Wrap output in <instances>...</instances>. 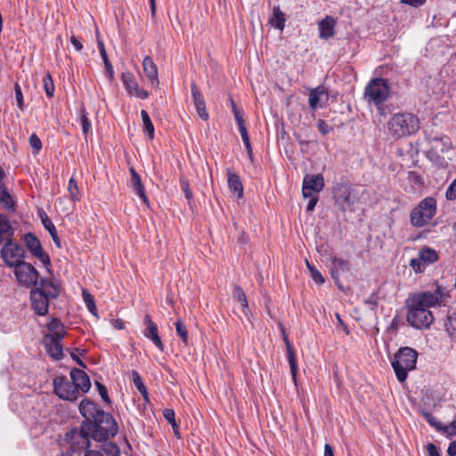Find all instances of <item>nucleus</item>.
<instances>
[{
    "instance_id": "20e7f679",
    "label": "nucleus",
    "mask_w": 456,
    "mask_h": 456,
    "mask_svg": "<svg viewBox=\"0 0 456 456\" xmlns=\"http://www.w3.org/2000/svg\"><path fill=\"white\" fill-rule=\"evenodd\" d=\"M436 214V201L433 197H427L412 208L410 222L413 227L421 228L429 224Z\"/></svg>"
},
{
    "instance_id": "72a5a7b5",
    "label": "nucleus",
    "mask_w": 456,
    "mask_h": 456,
    "mask_svg": "<svg viewBox=\"0 0 456 456\" xmlns=\"http://www.w3.org/2000/svg\"><path fill=\"white\" fill-rule=\"evenodd\" d=\"M0 203L8 210H14V202L12 200V196L6 191V188L3 183L0 181Z\"/></svg>"
},
{
    "instance_id": "c85d7f7f",
    "label": "nucleus",
    "mask_w": 456,
    "mask_h": 456,
    "mask_svg": "<svg viewBox=\"0 0 456 456\" xmlns=\"http://www.w3.org/2000/svg\"><path fill=\"white\" fill-rule=\"evenodd\" d=\"M444 329L452 340L456 341V312L449 311L444 321Z\"/></svg>"
},
{
    "instance_id": "7ed1b4c3",
    "label": "nucleus",
    "mask_w": 456,
    "mask_h": 456,
    "mask_svg": "<svg viewBox=\"0 0 456 456\" xmlns=\"http://www.w3.org/2000/svg\"><path fill=\"white\" fill-rule=\"evenodd\" d=\"M418 356V352L409 346L401 347L395 354L391 365L399 382H404L408 372L416 368Z\"/></svg>"
},
{
    "instance_id": "4d7b16f0",
    "label": "nucleus",
    "mask_w": 456,
    "mask_h": 456,
    "mask_svg": "<svg viewBox=\"0 0 456 456\" xmlns=\"http://www.w3.org/2000/svg\"><path fill=\"white\" fill-rule=\"evenodd\" d=\"M103 62H104V66H105V69H106L107 77L109 78L110 81H111L114 78L113 67L109 59L104 60Z\"/></svg>"
},
{
    "instance_id": "a878e982",
    "label": "nucleus",
    "mask_w": 456,
    "mask_h": 456,
    "mask_svg": "<svg viewBox=\"0 0 456 456\" xmlns=\"http://www.w3.org/2000/svg\"><path fill=\"white\" fill-rule=\"evenodd\" d=\"M42 224L44 225L45 229L48 231L50 233L54 244L57 248H61V240L58 236L57 230L52 222V220L48 217V216L45 214V211H41L39 213Z\"/></svg>"
},
{
    "instance_id": "f03ea898",
    "label": "nucleus",
    "mask_w": 456,
    "mask_h": 456,
    "mask_svg": "<svg viewBox=\"0 0 456 456\" xmlns=\"http://www.w3.org/2000/svg\"><path fill=\"white\" fill-rule=\"evenodd\" d=\"M419 129V118L410 112L395 113L387 122V132L395 140L411 136L417 133Z\"/></svg>"
},
{
    "instance_id": "c756f323",
    "label": "nucleus",
    "mask_w": 456,
    "mask_h": 456,
    "mask_svg": "<svg viewBox=\"0 0 456 456\" xmlns=\"http://www.w3.org/2000/svg\"><path fill=\"white\" fill-rule=\"evenodd\" d=\"M326 95L328 99V92L323 86H318L311 90L309 94V106L312 110H316L319 106L322 96Z\"/></svg>"
},
{
    "instance_id": "37998d69",
    "label": "nucleus",
    "mask_w": 456,
    "mask_h": 456,
    "mask_svg": "<svg viewBox=\"0 0 456 456\" xmlns=\"http://www.w3.org/2000/svg\"><path fill=\"white\" fill-rule=\"evenodd\" d=\"M175 330L177 335L182 338L183 342L184 344H187L188 342V332L186 326L183 324L182 321H177L175 322Z\"/></svg>"
},
{
    "instance_id": "5fc2aeb1",
    "label": "nucleus",
    "mask_w": 456,
    "mask_h": 456,
    "mask_svg": "<svg viewBox=\"0 0 456 456\" xmlns=\"http://www.w3.org/2000/svg\"><path fill=\"white\" fill-rule=\"evenodd\" d=\"M305 199L309 200L307 206H306V211L311 212L314 209V208L319 200V196L318 195H311V196L306 197Z\"/></svg>"
},
{
    "instance_id": "13d9d810",
    "label": "nucleus",
    "mask_w": 456,
    "mask_h": 456,
    "mask_svg": "<svg viewBox=\"0 0 456 456\" xmlns=\"http://www.w3.org/2000/svg\"><path fill=\"white\" fill-rule=\"evenodd\" d=\"M448 436L456 435V418L448 426H444V430Z\"/></svg>"
},
{
    "instance_id": "603ef678",
    "label": "nucleus",
    "mask_w": 456,
    "mask_h": 456,
    "mask_svg": "<svg viewBox=\"0 0 456 456\" xmlns=\"http://www.w3.org/2000/svg\"><path fill=\"white\" fill-rule=\"evenodd\" d=\"M14 90H15V98H16L18 106L20 110H23V107H24L23 95H22L21 89L18 84L15 85Z\"/></svg>"
},
{
    "instance_id": "39448f33",
    "label": "nucleus",
    "mask_w": 456,
    "mask_h": 456,
    "mask_svg": "<svg viewBox=\"0 0 456 456\" xmlns=\"http://www.w3.org/2000/svg\"><path fill=\"white\" fill-rule=\"evenodd\" d=\"M364 99L376 106L383 104L389 96L388 83L384 78L371 79L364 89Z\"/></svg>"
},
{
    "instance_id": "3c124183",
    "label": "nucleus",
    "mask_w": 456,
    "mask_h": 456,
    "mask_svg": "<svg viewBox=\"0 0 456 456\" xmlns=\"http://www.w3.org/2000/svg\"><path fill=\"white\" fill-rule=\"evenodd\" d=\"M95 385L102 399L108 403H110L106 387L100 382H96Z\"/></svg>"
},
{
    "instance_id": "774afa93",
    "label": "nucleus",
    "mask_w": 456,
    "mask_h": 456,
    "mask_svg": "<svg viewBox=\"0 0 456 456\" xmlns=\"http://www.w3.org/2000/svg\"><path fill=\"white\" fill-rule=\"evenodd\" d=\"M447 452L450 456H456V441H453L449 444Z\"/></svg>"
},
{
    "instance_id": "ddd939ff",
    "label": "nucleus",
    "mask_w": 456,
    "mask_h": 456,
    "mask_svg": "<svg viewBox=\"0 0 456 456\" xmlns=\"http://www.w3.org/2000/svg\"><path fill=\"white\" fill-rule=\"evenodd\" d=\"M324 184V177L322 174H306L302 183L303 197L318 195L322 191Z\"/></svg>"
},
{
    "instance_id": "f3484780",
    "label": "nucleus",
    "mask_w": 456,
    "mask_h": 456,
    "mask_svg": "<svg viewBox=\"0 0 456 456\" xmlns=\"http://www.w3.org/2000/svg\"><path fill=\"white\" fill-rule=\"evenodd\" d=\"M121 80L129 94L142 100L148 98L149 93L139 87L138 83L131 72L123 73Z\"/></svg>"
},
{
    "instance_id": "5701e85b",
    "label": "nucleus",
    "mask_w": 456,
    "mask_h": 456,
    "mask_svg": "<svg viewBox=\"0 0 456 456\" xmlns=\"http://www.w3.org/2000/svg\"><path fill=\"white\" fill-rule=\"evenodd\" d=\"M320 37L328 39L332 37L335 34L334 28L336 21L332 17L327 16L319 22Z\"/></svg>"
},
{
    "instance_id": "2eb2a0df",
    "label": "nucleus",
    "mask_w": 456,
    "mask_h": 456,
    "mask_svg": "<svg viewBox=\"0 0 456 456\" xmlns=\"http://www.w3.org/2000/svg\"><path fill=\"white\" fill-rule=\"evenodd\" d=\"M26 247L30 253L38 258L45 266L50 265L51 260L49 256L43 250L41 242L32 232H28L24 236Z\"/></svg>"
},
{
    "instance_id": "473e14b6",
    "label": "nucleus",
    "mask_w": 456,
    "mask_h": 456,
    "mask_svg": "<svg viewBox=\"0 0 456 456\" xmlns=\"http://www.w3.org/2000/svg\"><path fill=\"white\" fill-rule=\"evenodd\" d=\"M273 18L270 19V22L275 28L280 30H283L285 27V14L281 12L279 6H274L273 10Z\"/></svg>"
},
{
    "instance_id": "052dcab7",
    "label": "nucleus",
    "mask_w": 456,
    "mask_h": 456,
    "mask_svg": "<svg viewBox=\"0 0 456 456\" xmlns=\"http://www.w3.org/2000/svg\"><path fill=\"white\" fill-rule=\"evenodd\" d=\"M195 108H196L197 113L200 117V118H202L203 120L208 119L209 116H208V113L206 109V104L201 105V106H197Z\"/></svg>"
},
{
    "instance_id": "6ab92c4d",
    "label": "nucleus",
    "mask_w": 456,
    "mask_h": 456,
    "mask_svg": "<svg viewBox=\"0 0 456 456\" xmlns=\"http://www.w3.org/2000/svg\"><path fill=\"white\" fill-rule=\"evenodd\" d=\"M61 340L62 339H57L50 336H44L43 338V343L47 354L55 360H60L63 357Z\"/></svg>"
},
{
    "instance_id": "6e6552de",
    "label": "nucleus",
    "mask_w": 456,
    "mask_h": 456,
    "mask_svg": "<svg viewBox=\"0 0 456 456\" xmlns=\"http://www.w3.org/2000/svg\"><path fill=\"white\" fill-rule=\"evenodd\" d=\"M407 322L416 329L428 328L434 317L428 309L408 304Z\"/></svg>"
},
{
    "instance_id": "f257e3e1",
    "label": "nucleus",
    "mask_w": 456,
    "mask_h": 456,
    "mask_svg": "<svg viewBox=\"0 0 456 456\" xmlns=\"http://www.w3.org/2000/svg\"><path fill=\"white\" fill-rule=\"evenodd\" d=\"M78 410L84 418L81 424L84 427L94 428L93 440L104 442L118 434V427L113 416L100 409L94 401L87 398L83 399L79 403Z\"/></svg>"
},
{
    "instance_id": "a18cd8bd",
    "label": "nucleus",
    "mask_w": 456,
    "mask_h": 456,
    "mask_svg": "<svg viewBox=\"0 0 456 456\" xmlns=\"http://www.w3.org/2000/svg\"><path fill=\"white\" fill-rule=\"evenodd\" d=\"M29 144L32 147L34 153H38L42 149V142L39 137L36 134H32L29 136Z\"/></svg>"
},
{
    "instance_id": "c03bdc74",
    "label": "nucleus",
    "mask_w": 456,
    "mask_h": 456,
    "mask_svg": "<svg viewBox=\"0 0 456 456\" xmlns=\"http://www.w3.org/2000/svg\"><path fill=\"white\" fill-rule=\"evenodd\" d=\"M68 191L72 200H78V187L74 178L69 180Z\"/></svg>"
},
{
    "instance_id": "f704fd0d",
    "label": "nucleus",
    "mask_w": 456,
    "mask_h": 456,
    "mask_svg": "<svg viewBox=\"0 0 456 456\" xmlns=\"http://www.w3.org/2000/svg\"><path fill=\"white\" fill-rule=\"evenodd\" d=\"M141 117L143 124V131L151 139L154 137V126L151 120L148 112L144 110H141Z\"/></svg>"
},
{
    "instance_id": "9d476101",
    "label": "nucleus",
    "mask_w": 456,
    "mask_h": 456,
    "mask_svg": "<svg viewBox=\"0 0 456 456\" xmlns=\"http://www.w3.org/2000/svg\"><path fill=\"white\" fill-rule=\"evenodd\" d=\"M13 268L15 276L21 285L25 287L37 286L39 273L31 264L22 261Z\"/></svg>"
},
{
    "instance_id": "bf43d9fd",
    "label": "nucleus",
    "mask_w": 456,
    "mask_h": 456,
    "mask_svg": "<svg viewBox=\"0 0 456 456\" xmlns=\"http://www.w3.org/2000/svg\"><path fill=\"white\" fill-rule=\"evenodd\" d=\"M427 0H400V2L403 4L410 5L414 8H419L422 6Z\"/></svg>"
},
{
    "instance_id": "de8ad7c7",
    "label": "nucleus",
    "mask_w": 456,
    "mask_h": 456,
    "mask_svg": "<svg viewBox=\"0 0 456 456\" xmlns=\"http://www.w3.org/2000/svg\"><path fill=\"white\" fill-rule=\"evenodd\" d=\"M132 381L135 387L138 389V391H144V384L142 382V379L140 376V374L136 370L132 371Z\"/></svg>"
},
{
    "instance_id": "58836bf2",
    "label": "nucleus",
    "mask_w": 456,
    "mask_h": 456,
    "mask_svg": "<svg viewBox=\"0 0 456 456\" xmlns=\"http://www.w3.org/2000/svg\"><path fill=\"white\" fill-rule=\"evenodd\" d=\"M83 298L86 303V307L88 308L89 312L94 315L97 316V309L96 305L94 303V300L92 297V295L87 292L86 290H83Z\"/></svg>"
},
{
    "instance_id": "864d4df0",
    "label": "nucleus",
    "mask_w": 456,
    "mask_h": 456,
    "mask_svg": "<svg viewBox=\"0 0 456 456\" xmlns=\"http://www.w3.org/2000/svg\"><path fill=\"white\" fill-rule=\"evenodd\" d=\"M182 189L184 192L185 198L188 201H191L192 200V192L190 189V184L188 181L183 180L181 181Z\"/></svg>"
},
{
    "instance_id": "4be33fe9",
    "label": "nucleus",
    "mask_w": 456,
    "mask_h": 456,
    "mask_svg": "<svg viewBox=\"0 0 456 456\" xmlns=\"http://www.w3.org/2000/svg\"><path fill=\"white\" fill-rule=\"evenodd\" d=\"M142 66L145 75L150 80L151 84L153 86H158L159 83L158 77V68L153 60L149 56L145 57L142 62Z\"/></svg>"
},
{
    "instance_id": "dca6fc26",
    "label": "nucleus",
    "mask_w": 456,
    "mask_h": 456,
    "mask_svg": "<svg viewBox=\"0 0 456 456\" xmlns=\"http://www.w3.org/2000/svg\"><path fill=\"white\" fill-rule=\"evenodd\" d=\"M50 299L52 298L36 287L30 291L32 308L38 315L44 316L48 313Z\"/></svg>"
},
{
    "instance_id": "cd10ccee",
    "label": "nucleus",
    "mask_w": 456,
    "mask_h": 456,
    "mask_svg": "<svg viewBox=\"0 0 456 456\" xmlns=\"http://www.w3.org/2000/svg\"><path fill=\"white\" fill-rule=\"evenodd\" d=\"M47 328L49 330L48 334L45 336H50L57 339H62L65 337L66 331L63 324L57 319H53L48 324Z\"/></svg>"
},
{
    "instance_id": "4468645a",
    "label": "nucleus",
    "mask_w": 456,
    "mask_h": 456,
    "mask_svg": "<svg viewBox=\"0 0 456 456\" xmlns=\"http://www.w3.org/2000/svg\"><path fill=\"white\" fill-rule=\"evenodd\" d=\"M442 296V289L440 287H437L434 293L428 291L414 295L411 297V304L417 306H420L425 309H428L431 306H436L439 305Z\"/></svg>"
},
{
    "instance_id": "f8f14e48",
    "label": "nucleus",
    "mask_w": 456,
    "mask_h": 456,
    "mask_svg": "<svg viewBox=\"0 0 456 456\" xmlns=\"http://www.w3.org/2000/svg\"><path fill=\"white\" fill-rule=\"evenodd\" d=\"M54 393L63 400L75 401L77 399V389L74 387L66 377L59 376L53 379Z\"/></svg>"
},
{
    "instance_id": "423d86ee",
    "label": "nucleus",
    "mask_w": 456,
    "mask_h": 456,
    "mask_svg": "<svg viewBox=\"0 0 456 456\" xmlns=\"http://www.w3.org/2000/svg\"><path fill=\"white\" fill-rule=\"evenodd\" d=\"M0 256L5 265L11 268L24 261L25 250L14 239L6 240L0 249Z\"/></svg>"
},
{
    "instance_id": "680f3d73",
    "label": "nucleus",
    "mask_w": 456,
    "mask_h": 456,
    "mask_svg": "<svg viewBox=\"0 0 456 456\" xmlns=\"http://www.w3.org/2000/svg\"><path fill=\"white\" fill-rule=\"evenodd\" d=\"M428 456H440L438 448L434 444H428L427 445Z\"/></svg>"
},
{
    "instance_id": "338daca9",
    "label": "nucleus",
    "mask_w": 456,
    "mask_h": 456,
    "mask_svg": "<svg viewBox=\"0 0 456 456\" xmlns=\"http://www.w3.org/2000/svg\"><path fill=\"white\" fill-rule=\"evenodd\" d=\"M364 304L369 305L371 311H375L377 307V301L374 298V296H371L370 298L364 301Z\"/></svg>"
},
{
    "instance_id": "4c0bfd02",
    "label": "nucleus",
    "mask_w": 456,
    "mask_h": 456,
    "mask_svg": "<svg viewBox=\"0 0 456 456\" xmlns=\"http://www.w3.org/2000/svg\"><path fill=\"white\" fill-rule=\"evenodd\" d=\"M79 120L82 126L83 134H85V136H86L91 129V122L89 121L86 116L84 107H82L79 110Z\"/></svg>"
},
{
    "instance_id": "0eeeda50",
    "label": "nucleus",
    "mask_w": 456,
    "mask_h": 456,
    "mask_svg": "<svg viewBox=\"0 0 456 456\" xmlns=\"http://www.w3.org/2000/svg\"><path fill=\"white\" fill-rule=\"evenodd\" d=\"M94 434V428L80 424L78 428H73L66 434V440L73 449H88L91 446L90 439H93Z\"/></svg>"
},
{
    "instance_id": "b1692460",
    "label": "nucleus",
    "mask_w": 456,
    "mask_h": 456,
    "mask_svg": "<svg viewBox=\"0 0 456 456\" xmlns=\"http://www.w3.org/2000/svg\"><path fill=\"white\" fill-rule=\"evenodd\" d=\"M36 288L43 291L52 299L57 298L60 293L58 285L52 280L46 278H42L39 282V287Z\"/></svg>"
},
{
    "instance_id": "0e129e2a",
    "label": "nucleus",
    "mask_w": 456,
    "mask_h": 456,
    "mask_svg": "<svg viewBox=\"0 0 456 456\" xmlns=\"http://www.w3.org/2000/svg\"><path fill=\"white\" fill-rule=\"evenodd\" d=\"M318 128L322 134H327L330 131V127L323 120L319 121Z\"/></svg>"
},
{
    "instance_id": "1a4fd4ad",
    "label": "nucleus",
    "mask_w": 456,
    "mask_h": 456,
    "mask_svg": "<svg viewBox=\"0 0 456 456\" xmlns=\"http://www.w3.org/2000/svg\"><path fill=\"white\" fill-rule=\"evenodd\" d=\"M332 194L336 204L344 212L354 203V189L347 183H338L332 189Z\"/></svg>"
},
{
    "instance_id": "e433bc0d",
    "label": "nucleus",
    "mask_w": 456,
    "mask_h": 456,
    "mask_svg": "<svg viewBox=\"0 0 456 456\" xmlns=\"http://www.w3.org/2000/svg\"><path fill=\"white\" fill-rule=\"evenodd\" d=\"M191 91L195 107L206 104L202 94L194 82H192L191 85Z\"/></svg>"
},
{
    "instance_id": "9b49d317",
    "label": "nucleus",
    "mask_w": 456,
    "mask_h": 456,
    "mask_svg": "<svg viewBox=\"0 0 456 456\" xmlns=\"http://www.w3.org/2000/svg\"><path fill=\"white\" fill-rule=\"evenodd\" d=\"M437 260V252L434 248L424 247L419 249L418 256L410 261V266L416 273H422L428 265L434 264Z\"/></svg>"
},
{
    "instance_id": "79ce46f5",
    "label": "nucleus",
    "mask_w": 456,
    "mask_h": 456,
    "mask_svg": "<svg viewBox=\"0 0 456 456\" xmlns=\"http://www.w3.org/2000/svg\"><path fill=\"white\" fill-rule=\"evenodd\" d=\"M423 416L425 419L436 430L443 431L444 430V425L442 422H440L436 417H434L430 412L424 411Z\"/></svg>"
},
{
    "instance_id": "a19ab883",
    "label": "nucleus",
    "mask_w": 456,
    "mask_h": 456,
    "mask_svg": "<svg viewBox=\"0 0 456 456\" xmlns=\"http://www.w3.org/2000/svg\"><path fill=\"white\" fill-rule=\"evenodd\" d=\"M44 87L48 97H53L54 94V85L50 73H47L43 79Z\"/></svg>"
},
{
    "instance_id": "49530a36",
    "label": "nucleus",
    "mask_w": 456,
    "mask_h": 456,
    "mask_svg": "<svg viewBox=\"0 0 456 456\" xmlns=\"http://www.w3.org/2000/svg\"><path fill=\"white\" fill-rule=\"evenodd\" d=\"M103 451L105 453L111 454L112 456H120L119 447L114 443H109L108 444H105Z\"/></svg>"
},
{
    "instance_id": "412c9836",
    "label": "nucleus",
    "mask_w": 456,
    "mask_h": 456,
    "mask_svg": "<svg viewBox=\"0 0 456 456\" xmlns=\"http://www.w3.org/2000/svg\"><path fill=\"white\" fill-rule=\"evenodd\" d=\"M350 269L349 263L344 259L338 257H333L331 260V277L334 280L336 285L342 289L343 287L340 284V274L348 272Z\"/></svg>"
},
{
    "instance_id": "6e6d98bb",
    "label": "nucleus",
    "mask_w": 456,
    "mask_h": 456,
    "mask_svg": "<svg viewBox=\"0 0 456 456\" xmlns=\"http://www.w3.org/2000/svg\"><path fill=\"white\" fill-rule=\"evenodd\" d=\"M232 110L237 123L243 121V113L236 107L232 99H231Z\"/></svg>"
},
{
    "instance_id": "393cba45",
    "label": "nucleus",
    "mask_w": 456,
    "mask_h": 456,
    "mask_svg": "<svg viewBox=\"0 0 456 456\" xmlns=\"http://www.w3.org/2000/svg\"><path fill=\"white\" fill-rule=\"evenodd\" d=\"M14 236V230L7 216L0 214V244H3L6 240L12 239Z\"/></svg>"
},
{
    "instance_id": "c9c22d12",
    "label": "nucleus",
    "mask_w": 456,
    "mask_h": 456,
    "mask_svg": "<svg viewBox=\"0 0 456 456\" xmlns=\"http://www.w3.org/2000/svg\"><path fill=\"white\" fill-rule=\"evenodd\" d=\"M233 298H235L242 306L243 313L247 314V310H248V304L247 300V297L243 291V289L240 286H235L233 289Z\"/></svg>"
},
{
    "instance_id": "a211bd4d",
    "label": "nucleus",
    "mask_w": 456,
    "mask_h": 456,
    "mask_svg": "<svg viewBox=\"0 0 456 456\" xmlns=\"http://www.w3.org/2000/svg\"><path fill=\"white\" fill-rule=\"evenodd\" d=\"M71 382L77 389V395L79 391L82 393H87L91 387V381L88 375L82 370L73 368L70 370Z\"/></svg>"
},
{
    "instance_id": "aec40b11",
    "label": "nucleus",
    "mask_w": 456,
    "mask_h": 456,
    "mask_svg": "<svg viewBox=\"0 0 456 456\" xmlns=\"http://www.w3.org/2000/svg\"><path fill=\"white\" fill-rule=\"evenodd\" d=\"M143 322L146 326V329L143 332L144 336L151 339L160 351H163L164 345L162 344L160 337L159 336L157 324L152 322L149 314L144 316Z\"/></svg>"
},
{
    "instance_id": "69168bd1",
    "label": "nucleus",
    "mask_w": 456,
    "mask_h": 456,
    "mask_svg": "<svg viewBox=\"0 0 456 456\" xmlns=\"http://www.w3.org/2000/svg\"><path fill=\"white\" fill-rule=\"evenodd\" d=\"M70 42L77 51L80 52L83 49L82 43L75 36H71Z\"/></svg>"
},
{
    "instance_id": "bb28decb",
    "label": "nucleus",
    "mask_w": 456,
    "mask_h": 456,
    "mask_svg": "<svg viewBox=\"0 0 456 456\" xmlns=\"http://www.w3.org/2000/svg\"><path fill=\"white\" fill-rule=\"evenodd\" d=\"M283 340L286 344L287 356H288V361H289V367H290V372H291L293 379H295L297 371L296 351L284 332H283Z\"/></svg>"
},
{
    "instance_id": "ea45409f",
    "label": "nucleus",
    "mask_w": 456,
    "mask_h": 456,
    "mask_svg": "<svg viewBox=\"0 0 456 456\" xmlns=\"http://www.w3.org/2000/svg\"><path fill=\"white\" fill-rule=\"evenodd\" d=\"M305 264L307 266V269L311 274V278L317 283V284H323L325 280L322 273L313 265H311L308 260H305Z\"/></svg>"
},
{
    "instance_id": "7c9ffc66",
    "label": "nucleus",
    "mask_w": 456,
    "mask_h": 456,
    "mask_svg": "<svg viewBox=\"0 0 456 456\" xmlns=\"http://www.w3.org/2000/svg\"><path fill=\"white\" fill-rule=\"evenodd\" d=\"M228 186L232 192L237 193L238 198L243 197V186L239 175L228 173Z\"/></svg>"
},
{
    "instance_id": "09e8293b",
    "label": "nucleus",
    "mask_w": 456,
    "mask_h": 456,
    "mask_svg": "<svg viewBox=\"0 0 456 456\" xmlns=\"http://www.w3.org/2000/svg\"><path fill=\"white\" fill-rule=\"evenodd\" d=\"M163 415L167 421L171 424L172 428H177V423L175 421V413L172 409H166L163 411Z\"/></svg>"
},
{
    "instance_id": "2f4dec72",
    "label": "nucleus",
    "mask_w": 456,
    "mask_h": 456,
    "mask_svg": "<svg viewBox=\"0 0 456 456\" xmlns=\"http://www.w3.org/2000/svg\"><path fill=\"white\" fill-rule=\"evenodd\" d=\"M130 186L135 191V193L139 196V198L148 205L149 200L145 193L144 186L142 183L141 177H134L130 179Z\"/></svg>"
},
{
    "instance_id": "e2e57ef3",
    "label": "nucleus",
    "mask_w": 456,
    "mask_h": 456,
    "mask_svg": "<svg viewBox=\"0 0 456 456\" xmlns=\"http://www.w3.org/2000/svg\"><path fill=\"white\" fill-rule=\"evenodd\" d=\"M97 43H98V48H99V51H100L102 60L104 61V60L109 59L102 40L98 38Z\"/></svg>"
},
{
    "instance_id": "8fccbe9b",
    "label": "nucleus",
    "mask_w": 456,
    "mask_h": 456,
    "mask_svg": "<svg viewBox=\"0 0 456 456\" xmlns=\"http://www.w3.org/2000/svg\"><path fill=\"white\" fill-rule=\"evenodd\" d=\"M445 197L449 200H456V178L452 181V183L449 185L446 190Z\"/></svg>"
}]
</instances>
